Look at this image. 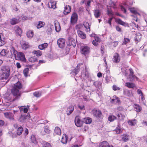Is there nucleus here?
I'll return each instance as SVG.
<instances>
[{"instance_id":"f257e3e1","label":"nucleus","mask_w":147,"mask_h":147,"mask_svg":"<svg viewBox=\"0 0 147 147\" xmlns=\"http://www.w3.org/2000/svg\"><path fill=\"white\" fill-rule=\"evenodd\" d=\"M80 67L81 69H82V68L83 69L82 71L81 72L82 75H84L86 78H88L90 74L89 69L85 65H84L82 63H78L74 71V73L75 74V75H76L79 72Z\"/></svg>"},{"instance_id":"f03ea898","label":"nucleus","mask_w":147,"mask_h":147,"mask_svg":"<svg viewBox=\"0 0 147 147\" xmlns=\"http://www.w3.org/2000/svg\"><path fill=\"white\" fill-rule=\"evenodd\" d=\"M22 88V84L20 82H17L14 84V86L11 90V93L13 96L12 100L16 99L20 96L19 90Z\"/></svg>"},{"instance_id":"7ed1b4c3","label":"nucleus","mask_w":147,"mask_h":147,"mask_svg":"<svg viewBox=\"0 0 147 147\" xmlns=\"http://www.w3.org/2000/svg\"><path fill=\"white\" fill-rule=\"evenodd\" d=\"M133 3H129L128 1L124 2L123 4L121 5L120 6L121 9V11L123 12L124 13H126L127 9L130 10V11L135 15L137 14H139L137 11L136 9L134 7H129V5H131Z\"/></svg>"},{"instance_id":"20e7f679","label":"nucleus","mask_w":147,"mask_h":147,"mask_svg":"<svg viewBox=\"0 0 147 147\" xmlns=\"http://www.w3.org/2000/svg\"><path fill=\"white\" fill-rule=\"evenodd\" d=\"M2 71V78L7 79L9 77L10 74V69L8 66H3L1 69Z\"/></svg>"},{"instance_id":"39448f33","label":"nucleus","mask_w":147,"mask_h":147,"mask_svg":"<svg viewBox=\"0 0 147 147\" xmlns=\"http://www.w3.org/2000/svg\"><path fill=\"white\" fill-rule=\"evenodd\" d=\"M57 44L59 47L61 49H63L65 46V40L64 38H60L57 40Z\"/></svg>"},{"instance_id":"423d86ee","label":"nucleus","mask_w":147,"mask_h":147,"mask_svg":"<svg viewBox=\"0 0 147 147\" xmlns=\"http://www.w3.org/2000/svg\"><path fill=\"white\" fill-rule=\"evenodd\" d=\"M15 58L18 60H20L23 62H25L26 59L24 53L21 52H18Z\"/></svg>"},{"instance_id":"0eeeda50","label":"nucleus","mask_w":147,"mask_h":147,"mask_svg":"<svg viewBox=\"0 0 147 147\" xmlns=\"http://www.w3.org/2000/svg\"><path fill=\"white\" fill-rule=\"evenodd\" d=\"M67 46H72L74 47H75L76 45L75 39L71 37L68 38V40L67 42Z\"/></svg>"},{"instance_id":"6e6552de","label":"nucleus","mask_w":147,"mask_h":147,"mask_svg":"<svg viewBox=\"0 0 147 147\" xmlns=\"http://www.w3.org/2000/svg\"><path fill=\"white\" fill-rule=\"evenodd\" d=\"M81 53L82 54L86 55L90 52V48L87 46L82 47L81 49Z\"/></svg>"},{"instance_id":"1a4fd4ad","label":"nucleus","mask_w":147,"mask_h":147,"mask_svg":"<svg viewBox=\"0 0 147 147\" xmlns=\"http://www.w3.org/2000/svg\"><path fill=\"white\" fill-rule=\"evenodd\" d=\"M92 111L93 115L95 117L99 118L102 117V112L99 109H93Z\"/></svg>"},{"instance_id":"9d476101","label":"nucleus","mask_w":147,"mask_h":147,"mask_svg":"<svg viewBox=\"0 0 147 147\" xmlns=\"http://www.w3.org/2000/svg\"><path fill=\"white\" fill-rule=\"evenodd\" d=\"M78 19V15L75 13H74L72 14L71 18V22L72 24L76 23Z\"/></svg>"},{"instance_id":"9b49d317","label":"nucleus","mask_w":147,"mask_h":147,"mask_svg":"<svg viewBox=\"0 0 147 147\" xmlns=\"http://www.w3.org/2000/svg\"><path fill=\"white\" fill-rule=\"evenodd\" d=\"M14 111H13V113L9 112L5 113L4 114L6 118L13 120L14 119Z\"/></svg>"},{"instance_id":"f8f14e48","label":"nucleus","mask_w":147,"mask_h":147,"mask_svg":"<svg viewBox=\"0 0 147 147\" xmlns=\"http://www.w3.org/2000/svg\"><path fill=\"white\" fill-rule=\"evenodd\" d=\"M113 60V61L115 63L119 62L120 60V57L118 53H115L114 55Z\"/></svg>"},{"instance_id":"ddd939ff","label":"nucleus","mask_w":147,"mask_h":147,"mask_svg":"<svg viewBox=\"0 0 147 147\" xmlns=\"http://www.w3.org/2000/svg\"><path fill=\"white\" fill-rule=\"evenodd\" d=\"M74 109V107L72 105L69 106L68 107L66 110L67 114L68 115H70L73 112Z\"/></svg>"},{"instance_id":"4468645a","label":"nucleus","mask_w":147,"mask_h":147,"mask_svg":"<svg viewBox=\"0 0 147 147\" xmlns=\"http://www.w3.org/2000/svg\"><path fill=\"white\" fill-rule=\"evenodd\" d=\"M92 120L91 118L89 117H87L83 118L82 121L86 124H90L92 123Z\"/></svg>"},{"instance_id":"2eb2a0df","label":"nucleus","mask_w":147,"mask_h":147,"mask_svg":"<svg viewBox=\"0 0 147 147\" xmlns=\"http://www.w3.org/2000/svg\"><path fill=\"white\" fill-rule=\"evenodd\" d=\"M68 138L67 136L65 134H63L61 140V143L64 144H66L67 143Z\"/></svg>"},{"instance_id":"dca6fc26","label":"nucleus","mask_w":147,"mask_h":147,"mask_svg":"<svg viewBox=\"0 0 147 147\" xmlns=\"http://www.w3.org/2000/svg\"><path fill=\"white\" fill-rule=\"evenodd\" d=\"M71 7L69 5H66L64 7L63 13L65 15H67L71 11Z\"/></svg>"},{"instance_id":"f3484780","label":"nucleus","mask_w":147,"mask_h":147,"mask_svg":"<svg viewBox=\"0 0 147 147\" xmlns=\"http://www.w3.org/2000/svg\"><path fill=\"white\" fill-rule=\"evenodd\" d=\"M94 16L96 18H98L101 16V13L99 9H96L94 11Z\"/></svg>"},{"instance_id":"a211bd4d","label":"nucleus","mask_w":147,"mask_h":147,"mask_svg":"<svg viewBox=\"0 0 147 147\" xmlns=\"http://www.w3.org/2000/svg\"><path fill=\"white\" fill-rule=\"evenodd\" d=\"M75 123L76 125L78 127H81L82 125V122L78 117L75 118Z\"/></svg>"},{"instance_id":"6ab92c4d","label":"nucleus","mask_w":147,"mask_h":147,"mask_svg":"<svg viewBox=\"0 0 147 147\" xmlns=\"http://www.w3.org/2000/svg\"><path fill=\"white\" fill-rule=\"evenodd\" d=\"M77 33L79 36L82 39H85L86 38V34L82 31L78 30Z\"/></svg>"},{"instance_id":"aec40b11","label":"nucleus","mask_w":147,"mask_h":147,"mask_svg":"<svg viewBox=\"0 0 147 147\" xmlns=\"http://www.w3.org/2000/svg\"><path fill=\"white\" fill-rule=\"evenodd\" d=\"M56 2L53 1H50L48 3V6L49 7L55 9L56 7Z\"/></svg>"},{"instance_id":"412c9836","label":"nucleus","mask_w":147,"mask_h":147,"mask_svg":"<svg viewBox=\"0 0 147 147\" xmlns=\"http://www.w3.org/2000/svg\"><path fill=\"white\" fill-rule=\"evenodd\" d=\"M130 73L129 75V78H132V79L134 80L136 79L137 80H138V78L136 77L134 75V72L132 69H129Z\"/></svg>"},{"instance_id":"4be33fe9","label":"nucleus","mask_w":147,"mask_h":147,"mask_svg":"<svg viewBox=\"0 0 147 147\" xmlns=\"http://www.w3.org/2000/svg\"><path fill=\"white\" fill-rule=\"evenodd\" d=\"M141 38V35L140 34H138L134 38V40L136 44L138 43L139 42Z\"/></svg>"},{"instance_id":"5701e85b","label":"nucleus","mask_w":147,"mask_h":147,"mask_svg":"<svg viewBox=\"0 0 147 147\" xmlns=\"http://www.w3.org/2000/svg\"><path fill=\"white\" fill-rule=\"evenodd\" d=\"M48 46V44L47 43H44L41 45H39L38 46V48L41 50H43L47 48Z\"/></svg>"},{"instance_id":"b1692460","label":"nucleus","mask_w":147,"mask_h":147,"mask_svg":"<svg viewBox=\"0 0 147 147\" xmlns=\"http://www.w3.org/2000/svg\"><path fill=\"white\" fill-rule=\"evenodd\" d=\"M10 51L11 52V53H12L13 56V55H14V57L15 58L17 55V54L18 53V52L17 51L15 50L14 48L13 47H11Z\"/></svg>"},{"instance_id":"393cba45","label":"nucleus","mask_w":147,"mask_h":147,"mask_svg":"<svg viewBox=\"0 0 147 147\" xmlns=\"http://www.w3.org/2000/svg\"><path fill=\"white\" fill-rule=\"evenodd\" d=\"M27 119V116L25 115H21L19 118V120L22 123L24 122Z\"/></svg>"},{"instance_id":"a878e982","label":"nucleus","mask_w":147,"mask_h":147,"mask_svg":"<svg viewBox=\"0 0 147 147\" xmlns=\"http://www.w3.org/2000/svg\"><path fill=\"white\" fill-rule=\"evenodd\" d=\"M83 25L86 28V31L88 32L90 31V26L88 23L85 22L83 23Z\"/></svg>"},{"instance_id":"bb28decb","label":"nucleus","mask_w":147,"mask_h":147,"mask_svg":"<svg viewBox=\"0 0 147 147\" xmlns=\"http://www.w3.org/2000/svg\"><path fill=\"white\" fill-rule=\"evenodd\" d=\"M21 46L22 49H26L29 48V45L28 42H24L22 43Z\"/></svg>"},{"instance_id":"cd10ccee","label":"nucleus","mask_w":147,"mask_h":147,"mask_svg":"<svg viewBox=\"0 0 147 147\" xmlns=\"http://www.w3.org/2000/svg\"><path fill=\"white\" fill-rule=\"evenodd\" d=\"M109 144L106 141H104L100 143L99 145V147H108Z\"/></svg>"},{"instance_id":"c85d7f7f","label":"nucleus","mask_w":147,"mask_h":147,"mask_svg":"<svg viewBox=\"0 0 147 147\" xmlns=\"http://www.w3.org/2000/svg\"><path fill=\"white\" fill-rule=\"evenodd\" d=\"M134 108L135 111L138 112H140L142 109L140 106L136 104H134Z\"/></svg>"},{"instance_id":"c756f323","label":"nucleus","mask_w":147,"mask_h":147,"mask_svg":"<svg viewBox=\"0 0 147 147\" xmlns=\"http://www.w3.org/2000/svg\"><path fill=\"white\" fill-rule=\"evenodd\" d=\"M26 35L28 38H32L34 35L33 31L32 30H29L27 32Z\"/></svg>"},{"instance_id":"7c9ffc66","label":"nucleus","mask_w":147,"mask_h":147,"mask_svg":"<svg viewBox=\"0 0 147 147\" xmlns=\"http://www.w3.org/2000/svg\"><path fill=\"white\" fill-rule=\"evenodd\" d=\"M41 144L43 147H52L51 144L44 141H43L42 142Z\"/></svg>"},{"instance_id":"2f4dec72","label":"nucleus","mask_w":147,"mask_h":147,"mask_svg":"<svg viewBox=\"0 0 147 147\" xmlns=\"http://www.w3.org/2000/svg\"><path fill=\"white\" fill-rule=\"evenodd\" d=\"M137 121L136 120L134 119L132 120H129L128 121L129 124L131 126H134L136 124Z\"/></svg>"},{"instance_id":"473e14b6","label":"nucleus","mask_w":147,"mask_h":147,"mask_svg":"<svg viewBox=\"0 0 147 147\" xmlns=\"http://www.w3.org/2000/svg\"><path fill=\"white\" fill-rule=\"evenodd\" d=\"M125 85L130 88H133L135 87V84L131 82H127L125 83Z\"/></svg>"},{"instance_id":"72a5a7b5","label":"nucleus","mask_w":147,"mask_h":147,"mask_svg":"<svg viewBox=\"0 0 147 147\" xmlns=\"http://www.w3.org/2000/svg\"><path fill=\"white\" fill-rule=\"evenodd\" d=\"M45 23L44 22L42 21H39L38 24L37 25V28H40L43 27L45 25Z\"/></svg>"},{"instance_id":"f704fd0d","label":"nucleus","mask_w":147,"mask_h":147,"mask_svg":"<svg viewBox=\"0 0 147 147\" xmlns=\"http://www.w3.org/2000/svg\"><path fill=\"white\" fill-rule=\"evenodd\" d=\"M116 22L122 25L125 26V23L119 18H117L116 19Z\"/></svg>"},{"instance_id":"c9c22d12","label":"nucleus","mask_w":147,"mask_h":147,"mask_svg":"<svg viewBox=\"0 0 147 147\" xmlns=\"http://www.w3.org/2000/svg\"><path fill=\"white\" fill-rule=\"evenodd\" d=\"M116 117L115 116L113 115H110L109 116L108 120L110 122H112L116 119Z\"/></svg>"},{"instance_id":"e433bc0d","label":"nucleus","mask_w":147,"mask_h":147,"mask_svg":"<svg viewBox=\"0 0 147 147\" xmlns=\"http://www.w3.org/2000/svg\"><path fill=\"white\" fill-rule=\"evenodd\" d=\"M30 139L32 143H33L35 144H37V143L36 138L34 135H32L31 136Z\"/></svg>"},{"instance_id":"4c0bfd02","label":"nucleus","mask_w":147,"mask_h":147,"mask_svg":"<svg viewBox=\"0 0 147 147\" xmlns=\"http://www.w3.org/2000/svg\"><path fill=\"white\" fill-rule=\"evenodd\" d=\"M113 98H115L114 104L118 103L119 104L121 102L119 98L117 97L116 96H114Z\"/></svg>"},{"instance_id":"58836bf2","label":"nucleus","mask_w":147,"mask_h":147,"mask_svg":"<svg viewBox=\"0 0 147 147\" xmlns=\"http://www.w3.org/2000/svg\"><path fill=\"white\" fill-rule=\"evenodd\" d=\"M107 14L109 16L113 17L114 14L112 10L109 8L107 9Z\"/></svg>"},{"instance_id":"ea45409f","label":"nucleus","mask_w":147,"mask_h":147,"mask_svg":"<svg viewBox=\"0 0 147 147\" xmlns=\"http://www.w3.org/2000/svg\"><path fill=\"white\" fill-rule=\"evenodd\" d=\"M33 53L37 56H40L42 54V52L39 50L34 51H33Z\"/></svg>"},{"instance_id":"a19ab883","label":"nucleus","mask_w":147,"mask_h":147,"mask_svg":"<svg viewBox=\"0 0 147 147\" xmlns=\"http://www.w3.org/2000/svg\"><path fill=\"white\" fill-rule=\"evenodd\" d=\"M55 29L56 31L57 32H59L61 28L59 24L58 23H55Z\"/></svg>"},{"instance_id":"79ce46f5","label":"nucleus","mask_w":147,"mask_h":147,"mask_svg":"<svg viewBox=\"0 0 147 147\" xmlns=\"http://www.w3.org/2000/svg\"><path fill=\"white\" fill-rule=\"evenodd\" d=\"M28 60L30 62L34 63L37 60L36 57H31L29 58Z\"/></svg>"},{"instance_id":"37998d69","label":"nucleus","mask_w":147,"mask_h":147,"mask_svg":"<svg viewBox=\"0 0 147 147\" xmlns=\"http://www.w3.org/2000/svg\"><path fill=\"white\" fill-rule=\"evenodd\" d=\"M123 137L122 138V140L125 142L127 141L129 139L128 138V135L126 134H124L123 135Z\"/></svg>"},{"instance_id":"c03bdc74","label":"nucleus","mask_w":147,"mask_h":147,"mask_svg":"<svg viewBox=\"0 0 147 147\" xmlns=\"http://www.w3.org/2000/svg\"><path fill=\"white\" fill-rule=\"evenodd\" d=\"M107 67H106V70L104 74H103V76H110V71L107 68Z\"/></svg>"},{"instance_id":"a18cd8bd","label":"nucleus","mask_w":147,"mask_h":147,"mask_svg":"<svg viewBox=\"0 0 147 147\" xmlns=\"http://www.w3.org/2000/svg\"><path fill=\"white\" fill-rule=\"evenodd\" d=\"M18 22V21L16 19L13 18L11 20L10 23L11 25H13L16 24Z\"/></svg>"},{"instance_id":"49530a36","label":"nucleus","mask_w":147,"mask_h":147,"mask_svg":"<svg viewBox=\"0 0 147 147\" xmlns=\"http://www.w3.org/2000/svg\"><path fill=\"white\" fill-rule=\"evenodd\" d=\"M113 18V17H111L109 18L108 19V20H107L105 21V22L106 23H108L109 24L110 26H111V21Z\"/></svg>"},{"instance_id":"de8ad7c7","label":"nucleus","mask_w":147,"mask_h":147,"mask_svg":"<svg viewBox=\"0 0 147 147\" xmlns=\"http://www.w3.org/2000/svg\"><path fill=\"white\" fill-rule=\"evenodd\" d=\"M121 130V129H115L113 130V131L114 134H117L122 132V131Z\"/></svg>"},{"instance_id":"09e8293b","label":"nucleus","mask_w":147,"mask_h":147,"mask_svg":"<svg viewBox=\"0 0 147 147\" xmlns=\"http://www.w3.org/2000/svg\"><path fill=\"white\" fill-rule=\"evenodd\" d=\"M29 68H26L24 70L23 73L24 76L26 77H27L28 76V73Z\"/></svg>"},{"instance_id":"8fccbe9b","label":"nucleus","mask_w":147,"mask_h":147,"mask_svg":"<svg viewBox=\"0 0 147 147\" xmlns=\"http://www.w3.org/2000/svg\"><path fill=\"white\" fill-rule=\"evenodd\" d=\"M13 56L12 53H11L10 51H7L5 57H7L12 58Z\"/></svg>"},{"instance_id":"3c124183","label":"nucleus","mask_w":147,"mask_h":147,"mask_svg":"<svg viewBox=\"0 0 147 147\" xmlns=\"http://www.w3.org/2000/svg\"><path fill=\"white\" fill-rule=\"evenodd\" d=\"M55 133L58 135H60L61 134V129H54Z\"/></svg>"},{"instance_id":"603ef678","label":"nucleus","mask_w":147,"mask_h":147,"mask_svg":"<svg viewBox=\"0 0 147 147\" xmlns=\"http://www.w3.org/2000/svg\"><path fill=\"white\" fill-rule=\"evenodd\" d=\"M34 96L36 97H39L41 96V93L39 92H36L34 93Z\"/></svg>"},{"instance_id":"864d4df0","label":"nucleus","mask_w":147,"mask_h":147,"mask_svg":"<svg viewBox=\"0 0 147 147\" xmlns=\"http://www.w3.org/2000/svg\"><path fill=\"white\" fill-rule=\"evenodd\" d=\"M123 93L124 95L127 96H129L131 94L130 91L128 90H124L123 91Z\"/></svg>"},{"instance_id":"5fc2aeb1","label":"nucleus","mask_w":147,"mask_h":147,"mask_svg":"<svg viewBox=\"0 0 147 147\" xmlns=\"http://www.w3.org/2000/svg\"><path fill=\"white\" fill-rule=\"evenodd\" d=\"M7 51V50L3 49L0 52V53L2 56H6Z\"/></svg>"},{"instance_id":"6e6d98bb","label":"nucleus","mask_w":147,"mask_h":147,"mask_svg":"<svg viewBox=\"0 0 147 147\" xmlns=\"http://www.w3.org/2000/svg\"><path fill=\"white\" fill-rule=\"evenodd\" d=\"M23 129H17L16 132L18 136L20 135L22 133Z\"/></svg>"},{"instance_id":"4d7b16f0","label":"nucleus","mask_w":147,"mask_h":147,"mask_svg":"<svg viewBox=\"0 0 147 147\" xmlns=\"http://www.w3.org/2000/svg\"><path fill=\"white\" fill-rule=\"evenodd\" d=\"M130 42V40L128 38H124V42L123 43L125 44H126L128 42Z\"/></svg>"},{"instance_id":"13d9d810","label":"nucleus","mask_w":147,"mask_h":147,"mask_svg":"<svg viewBox=\"0 0 147 147\" xmlns=\"http://www.w3.org/2000/svg\"><path fill=\"white\" fill-rule=\"evenodd\" d=\"M113 89L114 91L119 90L120 89V88L117 86L115 85H113Z\"/></svg>"},{"instance_id":"bf43d9fd","label":"nucleus","mask_w":147,"mask_h":147,"mask_svg":"<svg viewBox=\"0 0 147 147\" xmlns=\"http://www.w3.org/2000/svg\"><path fill=\"white\" fill-rule=\"evenodd\" d=\"M78 108L81 110L85 109V106L82 105H78Z\"/></svg>"},{"instance_id":"052dcab7","label":"nucleus","mask_w":147,"mask_h":147,"mask_svg":"<svg viewBox=\"0 0 147 147\" xmlns=\"http://www.w3.org/2000/svg\"><path fill=\"white\" fill-rule=\"evenodd\" d=\"M103 77H105V80L107 83H108L110 80V76H103Z\"/></svg>"},{"instance_id":"680f3d73","label":"nucleus","mask_w":147,"mask_h":147,"mask_svg":"<svg viewBox=\"0 0 147 147\" xmlns=\"http://www.w3.org/2000/svg\"><path fill=\"white\" fill-rule=\"evenodd\" d=\"M99 83L98 82H94L93 83V85L96 88L98 87Z\"/></svg>"},{"instance_id":"e2e57ef3","label":"nucleus","mask_w":147,"mask_h":147,"mask_svg":"<svg viewBox=\"0 0 147 147\" xmlns=\"http://www.w3.org/2000/svg\"><path fill=\"white\" fill-rule=\"evenodd\" d=\"M83 98L84 100L88 101L90 99V97L89 96H85Z\"/></svg>"},{"instance_id":"0e129e2a","label":"nucleus","mask_w":147,"mask_h":147,"mask_svg":"<svg viewBox=\"0 0 147 147\" xmlns=\"http://www.w3.org/2000/svg\"><path fill=\"white\" fill-rule=\"evenodd\" d=\"M13 126L15 129H23L22 126L18 127L17 124H14Z\"/></svg>"},{"instance_id":"69168bd1","label":"nucleus","mask_w":147,"mask_h":147,"mask_svg":"<svg viewBox=\"0 0 147 147\" xmlns=\"http://www.w3.org/2000/svg\"><path fill=\"white\" fill-rule=\"evenodd\" d=\"M137 92L138 94H140V96H142L143 94L142 91L140 89H138L137 90Z\"/></svg>"},{"instance_id":"338daca9","label":"nucleus","mask_w":147,"mask_h":147,"mask_svg":"<svg viewBox=\"0 0 147 147\" xmlns=\"http://www.w3.org/2000/svg\"><path fill=\"white\" fill-rule=\"evenodd\" d=\"M100 50L101 53L103 54L104 53V48L103 46H101Z\"/></svg>"},{"instance_id":"774afa93","label":"nucleus","mask_w":147,"mask_h":147,"mask_svg":"<svg viewBox=\"0 0 147 147\" xmlns=\"http://www.w3.org/2000/svg\"><path fill=\"white\" fill-rule=\"evenodd\" d=\"M116 30L119 32H121V28L119 26H117L116 27Z\"/></svg>"}]
</instances>
